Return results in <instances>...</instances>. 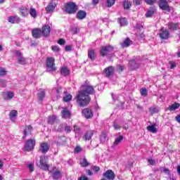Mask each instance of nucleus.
<instances>
[{"mask_svg": "<svg viewBox=\"0 0 180 180\" xmlns=\"http://www.w3.org/2000/svg\"><path fill=\"white\" fill-rule=\"evenodd\" d=\"M49 156H41L39 161L37 162V167L43 169L44 171H49L50 166L47 163Z\"/></svg>", "mask_w": 180, "mask_h": 180, "instance_id": "nucleus-2", "label": "nucleus"}, {"mask_svg": "<svg viewBox=\"0 0 180 180\" xmlns=\"http://www.w3.org/2000/svg\"><path fill=\"white\" fill-rule=\"evenodd\" d=\"M99 4V0H92V5H98Z\"/></svg>", "mask_w": 180, "mask_h": 180, "instance_id": "nucleus-62", "label": "nucleus"}, {"mask_svg": "<svg viewBox=\"0 0 180 180\" xmlns=\"http://www.w3.org/2000/svg\"><path fill=\"white\" fill-rule=\"evenodd\" d=\"M82 115L85 117L86 119H91L92 116H94V113L92 112V110H91L89 108H84L82 110Z\"/></svg>", "mask_w": 180, "mask_h": 180, "instance_id": "nucleus-16", "label": "nucleus"}, {"mask_svg": "<svg viewBox=\"0 0 180 180\" xmlns=\"http://www.w3.org/2000/svg\"><path fill=\"white\" fill-rule=\"evenodd\" d=\"M65 96L63 97L64 102H70L72 99V96L71 94H67V91H65Z\"/></svg>", "mask_w": 180, "mask_h": 180, "instance_id": "nucleus-35", "label": "nucleus"}, {"mask_svg": "<svg viewBox=\"0 0 180 180\" xmlns=\"http://www.w3.org/2000/svg\"><path fill=\"white\" fill-rule=\"evenodd\" d=\"M8 22H10V23H19V22H20V18L18 15L11 16L8 18Z\"/></svg>", "mask_w": 180, "mask_h": 180, "instance_id": "nucleus-20", "label": "nucleus"}, {"mask_svg": "<svg viewBox=\"0 0 180 180\" xmlns=\"http://www.w3.org/2000/svg\"><path fill=\"white\" fill-rule=\"evenodd\" d=\"M63 11L66 12V13L72 14L75 13L77 11H78V7L74 2H69L65 4V7L63 8Z\"/></svg>", "mask_w": 180, "mask_h": 180, "instance_id": "nucleus-3", "label": "nucleus"}, {"mask_svg": "<svg viewBox=\"0 0 180 180\" xmlns=\"http://www.w3.org/2000/svg\"><path fill=\"white\" fill-rule=\"evenodd\" d=\"M123 141V136H120L117 137L113 143L112 147H116V146H119Z\"/></svg>", "mask_w": 180, "mask_h": 180, "instance_id": "nucleus-28", "label": "nucleus"}, {"mask_svg": "<svg viewBox=\"0 0 180 180\" xmlns=\"http://www.w3.org/2000/svg\"><path fill=\"white\" fill-rule=\"evenodd\" d=\"M92 136H94V131L90 130L84 134V139L91 140V139H92Z\"/></svg>", "mask_w": 180, "mask_h": 180, "instance_id": "nucleus-32", "label": "nucleus"}, {"mask_svg": "<svg viewBox=\"0 0 180 180\" xmlns=\"http://www.w3.org/2000/svg\"><path fill=\"white\" fill-rule=\"evenodd\" d=\"M80 165L81 167H88L89 165V162L86 160V159H82L80 160Z\"/></svg>", "mask_w": 180, "mask_h": 180, "instance_id": "nucleus-40", "label": "nucleus"}, {"mask_svg": "<svg viewBox=\"0 0 180 180\" xmlns=\"http://www.w3.org/2000/svg\"><path fill=\"white\" fill-rule=\"evenodd\" d=\"M56 59L54 58H48L46 59L47 71H56Z\"/></svg>", "mask_w": 180, "mask_h": 180, "instance_id": "nucleus-4", "label": "nucleus"}, {"mask_svg": "<svg viewBox=\"0 0 180 180\" xmlns=\"http://www.w3.org/2000/svg\"><path fill=\"white\" fill-rule=\"evenodd\" d=\"M70 116H71V112H70L68 109L65 108L62 111V117L63 119H68V117H70Z\"/></svg>", "mask_w": 180, "mask_h": 180, "instance_id": "nucleus-23", "label": "nucleus"}, {"mask_svg": "<svg viewBox=\"0 0 180 180\" xmlns=\"http://www.w3.org/2000/svg\"><path fill=\"white\" fill-rule=\"evenodd\" d=\"M140 93L141 95L144 97L147 96V95L148 94V93L147 92V89H141Z\"/></svg>", "mask_w": 180, "mask_h": 180, "instance_id": "nucleus-44", "label": "nucleus"}, {"mask_svg": "<svg viewBox=\"0 0 180 180\" xmlns=\"http://www.w3.org/2000/svg\"><path fill=\"white\" fill-rule=\"evenodd\" d=\"M77 19L82 20V19H85L86 18V12L84 11H79L77 13Z\"/></svg>", "mask_w": 180, "mask_h": 180, "instance_id": "nucleus-22", "label": "nucleus"}, {"mask_svg": "<svg viewBox=\"0 0 180 180\" xmlns=\"http://www.w3.org/2000/svg\"><path fill=\"white\" fill-rule=\"evenodd\" d=\"M103 176L108 180L115 179V173L111 169L107 170L104 174Z\"/></svg>", "mask_w": 180, "mask_h": 180, "instance_id": "nucleus-14", "label": "nucleus"}, {"mask_svg": "<svg viewBox=\"0 0 180 180\" xmlns=\"http://www.w3.org/2000/svg\"><path fill=\"white\" fill-rule=\"evenodd\" d=\"M134 4H135V5H141V4H143V1L142 0H134Z\"/></svg>", "mask_w": 180, "mask_h": 180, "instance_id": "nucleus-54", "label": "nucleus"}, {"mask_svg": "<svg viewBox=\"0 0 180 180\" xmlns=\"http://www.w3.org/2000/svg\"><path fill=\"white\" fill-rule=\"evenodd\" d=\"M149 165H155V160L153 158H149L147 160Z\"/></svg>", "mask_w": 180, "mask_h": 180, "instance_id": "nucleus-48", "label": "nucleus"}, {"mask_svg": "<svg viewBox=\"0 0 180 180\" xmlns=\"http://www.w3.org/2000/svg\"><path fill=\"white\" fill-rule=\"evenodd\" d=\"M115 72V69L113 68V67L112 66H109L108 68H106L104 70H103V74L105 75V77H112V75H113Z\"/></svg>", "mask_w": 180, "mask_h": 180, "instance_id": "nucleus-13", "label": "nucleus"}, {"mask_svg": "<svg viewBox=\"0 0 180 180\" xmlns=\"http://www.w3.org/2000/svg\"><path fill=\"white\" fill-rule=\"evenodd\" d=\"M28 13H30V16L34 19H36V18H37V11H36L34 8H30L28 11Z\"/></svg>", "mask_w": 180, "mask_h": 180, "instance_id": "nucleus-26", "label": "nucleus"}, {"mask_svg": "<svg viewBox=\"0 0 180 180\" xmlns=\"http://www.w3.org/2000/svg\"><path fill=\"white\" fill-rule=\"evenodd\" d=\"M58 44H60V46H63V45L65 44V40L63 39H60L58 41Z\"/></svg>", "mask_w": 180, "mask_h": 180, "instance_id": "nucleus-52", "label": "nucleus"}, {"mask_svg": "<svg viewBox=\"0 0 180 180\" xmlns=\"http://www.w3.org/2000/svg\"><path fill=\"white\" fill-rule=\"evenodd\" d=\"M15 53L18 56V63L22 65H25V64H27V59L22 57V53L19 51H15Z\"/></svg>", "mask_w": 180, "mask_h": 180, "instance_id": "nucleus-12", "label": "nucleus"}, {"mask_svg": "<svg viewBox=\"0 0 180 180\" xmlns=\"http://www.w3.org/2000/svg\"><path fill=\"white\" fill-rule=\"evenodd\" d=\"M169 64L171 70H173V68H175L176 67V65L174 62H169Z\"/></svg>", "mask_w": 180, "mask_h": 180, "instance_id": "nucleus-56", "label": "nucleus"}, {"mask_svg": "<svg viewBox=\"0 0 180 180\" xmlns=\"http://www.w3.org/2000/svg\"><path fill=\"white\" fill-rule=\"evenodd\" d=\"M16 117H18V110H11L9 113V119L13 122H16Z\"/></svg>", "mask_w": 180, "mask_h": 180, "instance_id": "nucleus-17", "label": "nucleus"}, {"mask_svg": "<svg viewBox=\"0 0 180 180\" xmlns=\"http://www.w3.org/2000/svg\"><path fill=\"white\" fill-rule=\"evenodd\" d=\"M110 51H113V46H102L100 50V54L102 57H105V56L109 54Z\"/></svg>", "mask_w": 180, "mask_h": 180, "instance_id": "nucleus-7", "label": "nucleus"}, {"mask_svg": "<svg viewBox=\"0 0 180 180\" xmlns=\"http://www.w3.org/2000/svg\"><path fill=\"white\" fill-rule=\"evenodd\" d=\"M73 130H74L75 133H79V127H78L77 125H75Z\"/></svg>", "mask_w": 180, "mask_h": 180, "instance_id": "nucleus-57", "label": "nucleus"}, {"mask_svg": "<svg viewBox=\"0 0 180 180\" xmlns=\"http://www.w3.org/2000/svg\"><path fill=\"white\" fill-rule=\"evenodd\" d=\"M100 141L101 143H105L106 141V134L102 133L100 136Z\"/></svg>", "mask_w": 180, "mask_h": 180, "instance_id": "nucleus-43", "label": "nucleus"}, {"mask_svg": "<svg viewBox=\"0 0 180 180\" xmlns=\"http://www.w3.org/2000/svg\"><path fill=\"white\" fill-rule=\"evenodd\" d=\"M37 96L39 99V101H43L44 99V97L46 96V91L43 89H39L38 91Z\"/></svg>", "mask_w": 180, "mask_h": 180, "instance_id": "nucleus-25", "label": "nucleus"}, {"mask_svg": "<svg viewBox=\"0 0 180 180\" xmlns=\"http://www.w3.org/2000/svg\"><path fill=\"white\" fill-rule=\"evenodd\" d=\"M99 167H97V166H94L92 167V170L94 172H98V171H99Z\"/></svg>", "mask_w": 180, "mask_h": 180, "instance_id": "nucleus-59", "label": "nucleus"}, {"mask_svg": "<svg viewBox=\"0 0 180 180\" xmlns=\"http://www.w3.org/2000/svg\"><path fill=\"white\" fill-rule=\"evenodd\" d=\"M52 176L53 179H60V178H61V172H60V170L55 168L53 169V173L52 174Z\"/></svg>", "mask_w": 180, "mask_h": 180, "instance_id": "nucleus-21", "label": "nucleus"}, {"mask_svg": "<svg viewBox=\"0 0 180 180\" xmlns=\"http://www.w3.org/2000/svg\"><path fill=\"white\" fill-rule=\"evenodd\" d=\"M82 88H84V89L79 91L77 96V102L79 106H86L91 101L89 95L94 94L95 89L91 85H84Z\"/></svg>", "mask_w": 180, "mask_h": 180, "instance_id": "nucleus-1", "label": "nucleus"}, {"mask_svg": "<svg viewBox=\"0 0 180 180\" xmlns=\"http://www.w3.org/2000/svg\"><path fill=\"white\" fill-rule=\"evenodd\" d=\"M60 72L61 75H63V77H67V75H70V70H68V68L65 67L61 68Z\"/></svg>", "mask_w": 180, "mask_h": 180, "instance_id": "nucleus-33", "label": "nucleus"}, {"mask_svg": "<svg viewBox=\"0 0 180 180\" xmlns=\"http://www.w3.org/2000/svg\"><path fill=\"white\" fill-rule=\"evenodd\" d=\"M168 27L170 30H178V29H179V25L178 23L171 22L169 24Z\"/></svg>", "mask_w": 180, "mask_h": 180, "instance_id": "nucleus-30", "label": "nucleus"}, {"mask_svg": "<svg viewBox=\"0 0 180 180\" xmlns=\"http://www.w3.org/2000/svg\"><path fill=\"white\" fill-rule=\"evenodd\" d=\"M162 172H164L165 174H167V175H169V169L167 168H163Z\"/></svg>", "mask_w": 180, "mask_h": 180, "instance_id": "nucleus-58", "label": "nucleus"}, {"mask_svg": "<svg viewBox=\"0 0 180 180\" xmlns=\"http://www.w3.org/2000/svg\"><path fill=\"white\" fill-rule=\"evenodd\" d=\"M36 146V141L33 139H28L24 146L25 151H33Z\"/></svg>", "mask_w": 180, "mask_h": 180, "instance_id": "nucleus-5", "label": "nucleus"}, {"mask_svg": "<svg viewBox=\"0 0 180 180\" xmlns=\"http://www.w3.org/2000/svg\"><path fill=\"white\" fill-rule=\"evenodd\" d=\"M30 133H32V126L28 125L24 129V136H22V138L25 139V137H26V136L30 134Z\"/></svg>", "mask_w": 180, "mask_h": 180, "instance_id": "nucleus-29", "label": "nucleus"}, {"mask_svg": "<svg viewBox=\"0 0 180 180\" xmlns=\"http://www.w3.org/2000/svg\"><path fill=\"white\" fill-rule=\"evenodd\" d=\"M63 129H64V124H60L59 128L58 129V131H62Z\"/></svg>", "mask_w": 180, "mask_h": 180, "instance_id": "nucleus-61", "label": "nucleus"}, {"mask_svg": "<svg viewBox=\"0 0 180 180\" xmlns=\"http://www.w3.org/2000/svg\"><path fill=\"white\" fill-rule=\"evenodd\" d=\"M50 150V146L47 142H43L40 143L39 148V151L42 154H46L47 151Z\"/></svg>", "mask_w": 180, "mask_h": 180, "instance_id": "nucleus-8", "label": "nucleus"}, {"mask_svg": "<svg viewBox=\"0 0 180 180\" xmlns=\"http://www.w3.org/2000/svg\"><path fill=\"white\" fill-rule=\"evenodd\" d=\"M147 129L148 131H150V133H157V128H155V125H149Z\"/></svg>", "mask_w": 180, "mask_h": 180, "instance_id": "nucleus-37", "label": "nucleus"}, {"mask_svg": "<svg viewBox=\"0 0 180 180\" xmlns=\"http://www.w3.org/2000/svg\"><path fill=\"white\" fill-rule=\"evenodd\" d=\"M120 26H127V20L124 18H122L119 20Z\"/></svg>", "mask_w": 180, "mask_h": 180, "instance_id": "nucleus-39", "label": "nucleus"}, {"mask_svg": "<svg viewBox=\"0 0 180 180\" xmlns=\"http://www.w3.org/2000/svg\"><path fill=\"white\" fill-rule=\"evenodd\" d=\"M20 15L23 18L29 16V10L26 7H22L20 8Z\"/></svg>", "mask_w": 180, "mask_h": 180, "instance_id": "nucleus-19", "label": "nucleus"}, {"mask_svg": "<svg viewBox=\"0 0 180 180\" xmlns=\"http://www.w3.org/2000/svg\"><path fill=\"white\" fill-rule=\"evenodd\" d=\"M149 112L150 115L158 113V112H160V107L153 105L149 108Z\"/></svg>", "mask_w": 180, "mask_h": 180, "instance_id": "nucleus-24", "label": "nucleus"}, {"mask_svg": "<svg viewBox=\"0 0 180 180\" xmlns=\"http://www.w3.org/2000/svg\"><path fill=\"white\" fill-rule=\"evenodd\" d=\"M42 34L41 30L39 28H35L32 31V35L34 39H40Z\"/></svg>", "mask_w": 180, "mask_h": 180, "instance_id": "nucleus-15", "label": "nucleus"}, {"mask_svg": "<svg viewBox=\"0 0 180 180\" xmlns=\"http://www.w3.org/2000/svg\"><path fill=\"white\" fill-rule=\"evenodd\" d=\"M65 133H70V131H71V127L66 125L65 127Z\"/></svg>", "mask_w": 180, "mask_h": 180, "instance_id": "nucleus-53", "label": "nucleus"}, {"mask_svg": "<svg viewBox=\"0 0 180 180\" xmlns=\"http://www.w3.org/2000/svg\"><path fill=\"white\" fill-rule=\"evenodd\" d=\"M113 127H114V129H115V130H119L120 129L122 128V127L118 125V124L115 122L113 123Z\"/></svg>", "mask_w": 180, "mask_h": 180, "instance_id": "nucleus-51", "label": "nucleus"}, {"mask_svg": "<svg viewBox=\"0 0 180 180\" xmlns=\"http://www.w3.org/2000/svg\"><path fill=\"white\" fill-rule=\"evenodd\" d=\"M56 6H57V4H56V1L54 0H52L46 7V11L47 13H51L52 12H54Z\"/></svg>", "mask_w": 180, "mask_h": 180, "instance_id": "nucleus-10", "label": "nucleus"}, {"mask_svg": "<svg viewBox=\"0 0 180 180\" xmlns=\"http://www.w3.org/2000/svg\"><path fill=\"white\" fill-rule=\"evenodd\" d=\"M6 86V80L0 79V88H5Z\"/></svg>", "mask_w": 180, "mask_h": 180, "instance_id": "nucleus-47", "label": "nucleus"}, {"mask_svg": "<svg viewBox=\"0 0 180 180\" xmlns=\"http://www.w3.org/2000/svg\"><path fill=\"white\" fill-rule=\"evenodd\" d=\"M180 106V104L178 103H174L172 105L169 106V110H176V109H179Z\"/></svg>", "mask_w": 180, "mask_h": 180, "instance_id": "nucleus-34", "label": "nucleus"}, {"mask_svg": "<svg viewBox=\"0 0 180 180\" xmlns=\"http://www.w3.org/2000/svg\"><path fill=\"white\" fill-rule=\"evenodd\" d=\"M115 0H107L106 5L108 8H110L115 5Z\"/></svg>", "mask_w": 180, "mask_h": 180, "instance_id": "nucleus-42", "label": "nucleus"}, {"mask_svg": "<svg viewBox=\"0 0 180 180\" xmlns=\"http://www.w3.org/2000/svg\"><path fill=\"white\" fill-rule=\"evenodd\" d=\"M51 50H53L55 53H58V51H60V47L58 46H52Z\"/></svg>", "mask_w": 180, "mask_h": 180, "instance_id": "nucleus-49", "label": "nucleus"}, {"mask_svg": "<svg viewBox=\"0 0 180 180\" xmlns=\"http://www.w3.org/2000/svg\"><path fill=\"white\" fill-rule=\"evenodd\" d=\"M82 148L81 147L79 146H77L75 148V153H79L81 151Z\"/></svg>", "mask_w": 180, "mask_h": 180, "instance_id": "nucleus-60", "label": "nucleus"}, {"mask_svg": "<svg viewBox=\"0 0 180 180\" xmlns=\"http://www.w3.org/2000/svg\"><path fill=\"white\" fill-rule=\"evenodd\" d=\"M2 96L4 101H11L15 96V93L12 91H4L2 94Z\"/></svg>", "mask_w": 180, "mask_h": 180, "instance_id": "nucleus-11", "label": "nucleus"}, {"mask_svg": "<svg viewBox=\"0 0 180 180\" xmlns=\"http://www.w3.org/2000/svg\"><path fill=\"white\" fill-rule=\"evenodd\" d=\"M47 122L49 124H54L57 122V117L56 115H52L49 117Z\"/></svg>", "mask_w": 180, "mask_h": 180, "instance_id": "nucleus-31", "label": "nucleus"}, {"mask_svg": "<svg viewBox=\"0 0 180 180\" xmlns=\"http://www.w3.org/2000/svg\"><path fill=\"white\" fill-rule=\"evenodd\" d=\"M130 44H131V40H130V39L127 38L125 39L122 43H121V46L122 47H123V49L126 48V47H129V46H130Z\"/></svg>", "mask_w": 180, "mask_h": 180, "instance_id": "nucleus-27", "label": "nucleus"}, {"mask_svg": "<svg viewBox=\"0 0 180 180\" xmlns=\"http://www.w3.org/2000/svg\"><path fill=\"white\" fill-rule=\"evenodd\" d=\"M158 5L162 11L171 12V7H169V5L168 4V1L167 0H159Z\"/></svg>", "mask_w": 180, "mask_h": 180, "instance_id": "nucleus-6", "label": "nucleus"}, {"mask_svg": "<svg viewBox=\"0 0 180 180\" xmlns=\"http://www.w3.org/2000/svg\"><path fill=\"white\" fill-rule=\"evenodd\" d=\"M176 122H178V123H180V115H179L176 117Z\"/></svg>", "mask_w": 180, "mask_h": 180, "instance_id": "nucleus-64", "label": "nucleus"}, {"mask_svg": "<svg viewBox=\"0 0 180 180\" xmlns=\"http://www.w3.org/2000/svg\"><path fill=\"white\" fill-rule=\"evenodd\" d=\"M28 167L30 169V172H33V171H34V166L33 165V164H30L28 165Z\"/></svg>", "mask_w": 180, "mask_h": 180, "instance_id": "nucleus-55", "label": "nucleus"}, {"mask_svg": "<svg viewBox=\"0 0 180 180\" xmlns=\"http://www.w3.org/2000/svg\"><path fill=\"white\" fill-rule=\"evenodd\" d=\"M129 64L132 68H139V65L137 63V60H136L129 61Z\"/></svg>", "mask_w": 180, "mask_h": 180, "instance_id": "nucleus-38", "label": "nucleus"}, {"mask_svg": "<svg viewBox=\"0 0 180 180\" xmlns=\"http://www.w3.org/2000/svg\"><path fill=\"white\" fill-rule=\"evenodd\" d=\"M154 15V10H149L146 13V18H151Z\"/></svg>", "mask_w": 180, "mask_h": 180, "instance_id": "nucleus-45", "label": "nucleus"}, {"mask_svg": "<svg viewBox=\"0 0 180 180\" xmlns=\"http://www.w3.org/2000/svg\"><path fill=\"white\" fill-rule=\"evenodd\" d=\"M41 32H42V36H44V37H49V35L50 34V26L44 25L42 27Z\"/></svg>", "mask_w": 180, "mask_h": 180, "instance_id": "nucleus-18", "label": "nucleus"}, {"mask_svg": "<svg viewBox=\"0 0 180 180\" xmlns=\"http://www.w3.org/2000/svg\"><path fill=\"white\" fill-rule=\"evenodd\" d=\"M123 6L125 9H130L131 7V2L124 0L123 2Z\"/></svg>", "mask_w": 180, "mask_h": 180, "instance_id": "nucleus-36", "label": "nucleus"}, {"mask_svg": "<svg viewBox=\"0 0 180 180\" xmlns=\"http://www.w3.org/2000/svg\"><path fill=\"white\" fill-rule=\"evenodd\" d=\"M159 36L160 39L163 40H167L169 37V32H168V30H165L164 28H162L159 31Z\"/></svg>", "mask_w": 180, "mask_h": 180, "instance_id": "nucleus-9", "label": "nucleus"}, {"mask_svg": "<svg viewBox=\"0 0 180 180\" xmlns=\"http://www.w3.org/2000/svg\"><path fill=\"white\" fill-rule=\"evenodd\" d=\"M6 75V70L5 68H0V75Z\"/></svg>", "mask_w": 180, "mask_h": 180, "instance_id": "nucleus-50", "label": "nucleus"}, {"mask_svg": "<svg viewBox=\"0 0 180 180\" xmlns=\"http://www.w3.org/2000/svg\"><path fill=\"white\" fill-rule=\"evenodd\" d=\"M89 58L91 60H95V51L94 50H90L89 51Z\"/></svg>", "mask_w": 180, "mask_h": 180, "instance_id": "nucleus-41", "label": "nucleus"}, {"mask_svg": "<svg viewBox=\"0 0 180 180\" xmlns=\"http://www.w3.org/2000/svg\"><path fill=\"white\" fill-rule=\"evenodd\" d=\"M79 180H88V177H86L85 176H82V177H80L79 179Z\"/></svg>", "mask_w": 180, "mask_h": 180, "instance_id": "nucleus-63", "label": "nucleus"}, {"mask_svg": "<svg viewBox=\"0 0 180 180\" xmlns=\"http://www.w3.org/2000/svg\"><path fill=\"white\" fill-rule=\"evenodd\" d=\"M145 2L147 5H154L157 4V0H145Z\"/></svg>", "mask_w": 180, "mask_h": 180, "instance_id": "nucleus-46", "label": "nucleus"}]
</instances>
